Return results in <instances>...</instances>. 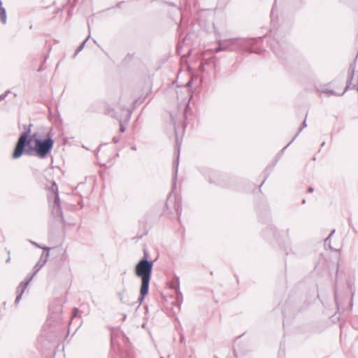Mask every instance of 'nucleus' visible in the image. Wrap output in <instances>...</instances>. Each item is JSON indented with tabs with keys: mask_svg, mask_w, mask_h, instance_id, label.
Wrapping results in <instances>:
<instances>
[{
	"mask_svg": "<svg viewBox=\"0 0 358 358\" xmlns=\"http://www.w3.org/2000/svg\"><path fill=\"white\" fill-rule=\"evenodd\" d=\"M152 268V263L147 259H142L136 267V274L141 278V301H142L148 292L149 282Z\"/></svg>",
	"mask_w": 358,
	"mask_h": 358,
	"instance_id": "nucleus-1",
	"label": "nucleus"
},
{
	"mask_svg": "<svg viewBox=\"0 0 358 358\" xmlns=\"http://www.w3.org/2000/svg\"><path fill=\"white\" fill-rule=\"evenodd\" d=\"M355 67H356V64H355V62L352 64H350V67H349V70H348V80H347V85H346V87H345L344 90L343 92L341 93H338L333 90H329L328 88H326V87H324V88H322V89H320L319 90V92L320 93H322V94H327V96H343L345 92L348 91V90L349 89L350 87V85L351 84V82L353 79V77H354V74H355Z\"/></svg>",
	"mask_w": 358,
	"mask_h": 358,
	"instance_id": "nucleus-2",
	"label": "nucleus"
},
{
	"mask_svg": "<svg viewBox=\"0 0 358 358\" xmlns=\"http://www.w3.org/2000/svg\"><path fill=\"white\" fill-rule=\"evenodd\" d=\"M53 145V141L51 138H48L45 141L36 139L35 141V148L37 154L41 157H44L50 152Z\"/></svg>",
	"mask_w": 358,
	"mask_h": 358,
	"instance_id": "nucleus-3",
	"label": "nucleus"
},
{
	"mask_svg": "<svg viewBox=\"0 0 358 358\" xmlns=\"http://www.w3.org/2000/svg\"><path fill=\"white\" fill-rule=\"evenodd\" d=\"M27 136L28 134L24 133L20 137L13 155V158H18L22 155L27 142Z\"/></svg>",
	"mask_w": 358,
	"mask_h": 358,
	"instance_id": "nucleus-4",
	"label": "nucleus"
},
{
	"mask_svg": "<svg viewBox=\"0 0 358 358\" xmlns=\"http://www.w3.org/2000/svg\"><path fill=\"white\" fill-rule=\"evenodd\" d=\"M0 19L1 20L2 22L5 24L6 22V10L2 7V2L0 0Z\"/></svg>",
	"mask_w": 358,
	"mask_h": 358,
	"instance_id": "nucleus-5",
	"label": "nucleus"
},
{
	"mask_svg": "<svg viewBox=\"0 0 358 358\" xmlns=\"http://www.w3.org/2000/svg\"><path fill=\"white\" fill-rule=\"evenodd\" d=\"M307 124H306V120H303V122H302V124L301 126L300 127V128L299 129V131L298 132L296 133V134L294 136V138H292V142L294 141L295 138L299 134L300 132L302 131V130L306 127Z\"/></svg>",
	"mask_w": 358,
	"mask_h": 358,
	"instance_id": "nucleus-6",
	"label": "nucleus"
},
{
	"mask_svg": "<svg viewBox=\"0 0 358 358\" xmlns=\"http://www.w3.org/2000/svg\"><path fill=\"white\" fill-rule=\"evenodd\" d=\"M330 243H331V238L327 236L325 239H324V246H329V248H331V245H330Z\"/></svg>",
	"mask_w": 358,
	"mask_h": 358,
	"instance_id": "nucleus-7",
	"label": "nucleus"
},
{
	"mask_svg": "<svg viewBox=\"0 0 358 358\" xmlns=\"http://www.w3.org/2000/svg\"><path fill=\"white\" fill-rule=\"evenodd\" d=\"M313 191H314V188L313 187H308V192L312 193V192H313Z\"/></svg>",
	"mask_w": 358,
	"mask_h": 358,
	"instance_id": "nucleus-8",
	"label": "nucleus"
},
{
	"mask_svg": "<svg viewBox=\"0 0 358 358\" xmlns=\"http://www.w3.org/2000/svg\"><path fill=\"white\" fill-rule=\"evenodd\" d=\"M334 233H335V229L332 230L328 236L331 238V236L334 234Z\"/></svg>",
	"mask_w": 358,
	"mask_h": 358,
	"instance_id": "nucleus-9",
	"label": "nucleus"
},
{
	"mask_svg": "<svg viewBox=\"0 0 358 358\" xmlns=\"http://www.w3.org/2000/svg\"><path fill=\"white\" fill-rule=\"evenodd\" d=\"M21 295H22V294H20L17 297V299H16V301H17V302H18V301H20V297H21Z\"/></svg>",
	"mask_w": 358,
	"mask_h": 358,
	"instance_id": "nucleus-10",
	"label": "nucleus"
},
{
	"mask_svg": "<svg viewBox=\"0 0 358 358\" xmlns=\"http://www.w3.org/2000/svg\"><path fill=\"white\" fill-rule=\"evenodd\" d=\"M6 95H3L0 96V100L3 99Z\"/></svg>",
	"mask_w": 358,
	"mask_h": 358,
	"instance_id": "nucleus-11",
	"label": "nucleus"
},
{
	"mask_svg": "<svg viewBox=\"0 0 358 358\" xmlns=\"http://www.w3.org/2000/svg\"><path fill=\"white\" fill-rule=\"evenodd\" d=\"M324 145H325V142L324 141L322 143L321 146L323 147V146H324Z\"/></svg>",
	"mask_w": 358,
	"mask_h": 358,
	"instance_id": "nucleus-12",
	"label": "nucleus"
},
{
	"mask_svg": "<svg viewBox=\"0 0 358 358\" xmlns=\"http://www.w3.org/2000/svg\"><path fill=\"white\" fill-rule=\"evenodd\" d=\"M301 202L303 204H304L306 203V199H303Z\"/></svg>",
	"mask_w": 358,
	"mask_h": 358,
	"instance_id": "nucleus-13",
	"label": "nucleus"
},
{
	"mask_svg": "<svg viewBox=\"0 0 358 358\" xmlns=\"http://www.w3.org/2000/svg\"><path fill=\"white\" fill-rule=\"evenodd\" d=\"M53 186L55 187V189L57 190V187L55 183L53 184Z\"/></svg>",
	"mask_w": 358,
	"mask_h": 358,
	"instance_id": "nucleus-14",
	"label": "nucleus"
},
{
	"mask_svg": "<svg viewBox=\"0 0 358 358\" xmlns=\"http://www.w3.org/2000/svg\"><path fill=\"white\" fill-rule=\"evenodd\" d=\"M357 90H358V87H357Z\"/></svg>",
	"mask_w": 358,
	"mask_h": 358,
	"instance_id": "nucleus-15",
	"label": "nucleus"
}]
</instances>
